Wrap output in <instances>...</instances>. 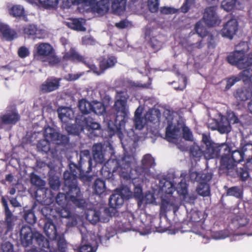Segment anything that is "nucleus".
<instances>
[{
	"label": "nucleus",
	"instance_id": "1",
	"mask_svg": "<svg viewBox=\"0 0 252 252\" xmlns=\"http://www.w3.org/2000/svg\"><path fill=\"white\" fill-rule=\"evenodd\" d=\"M69 170H66L63 173V190L68 201L78 208H84L86 206V202L78 184V178L82 175L80 169L73 162L69 163Z\"/></svg>",
	"mask_w": 252,
	"mask_h": 252
},
{
	"label": "nucleus",
	"instance_id": "2",
	"mask_svg": "<svg viewBox=\"0 0 252 252\" xmlns=\"http://www.w3.org/2000/svg\"><path fill=\"white\" fill-rule=\"evenodd\" d=\"M127 0H79V2L91 7L93 13L103 16L108 11L109 3L113 13L121 15L126 10Z\"/></svg>",
	"mask_w": 252,
	"mask_h": 252
},
{
	"label": "nucleus",
	"instance_id": "3",
	"mask_svg": "<svg viewBox=\"0 0 252 252\" xmlns=\"http://www.w3.org/2000/svg\"><path fill=\"white\" fill-rule=\"evenodd\" d=\"M136 162L132 155H124L120 159H109L102 166L114 173L118 172L119 176L124 179L134 180L135 176L130 173V166Z\"/></svg>",
	"mask_w": 252,
	"mask_h": 252
},
{
	"label": "nucleus",
	"instance_id": "4",
	"mask_svg": "<svg viewBox=\"0 0 252 252\" xmlns=\"http://www.w3.org/2000/svg\"><path fill=\"white\" fill-rule=\"evenodd\" d=\"M20 235L21 244L23 247L27 248L33 245L46 252L51 251L49 241L39 232H33L30 226H23Z\"/></svg>",
	"mask_w": 252,
	"mask_h": 252
},
{
	"label": "nucleus",
	"instance_id": "5",
	"mask_svg": "<svg viewBox=\"0 0 252 252\" xmlns=\"http://www.w3.org/2000/svg\"><path fill=\"white\" fill-rule=\"evenodd\" d=\"M128 98V96L126 93L122 91L117 93L116 99L113 106V109L116 112V114L113 115L114 121L113 122L107 118V120L109 121V126L110 125L111 123H113L117 129H120L122 126H125L128 117V111L127 107Z\"/></svg>",
	"mask_w": 252,
	"mask_h": 252
},
{
	"label": "nucleus",
	"instance_id": "6",
	"mask_svg": "<svg viewBox=\"0 0 252 252\" xmlns=\"http://www.w3.org/2000/svg\"><path fill=\"white\" fill-rule=\"evenodd\" d=\"M229 152H225L220 160V170L227 174H229L230 170L234 168L236 163L242 161L245 158L241 149L231 151L229 146Z\"/></svg>",
	"mask_w": 252,
	"mask_h": 252
},
{
	"label": "nucleus",
	"instance_id": "7",
	"mask_svg": "<svg viewBox=\"0 0 252 252\" xmlns=\"http://www.w3.org/2000/svg\"><path fill=\"white\" fill-rule=\"evenodd\" d=\"M229 146L225 143L218 144L213 143L209 146L205 148L204 156L206 159L218 158L224 155L225 152H229Z\"/></svg>",
	"mask_w": 252,
	"mask_h": 252
},
{
	"label": "nucleus",
	"instance_id": "8",
	"mask_svg": "<svg viewBox=\"0 0 252 252\" xmlns=\"http://www.w3.org/2000/svg\"><path fill=\"white\" fill-rule=\"evenodd\" d=\"M21 116L15 107H8L4 114L0 115V125L13 126L20 121Z\"/></svg>",
	"mask_w": 252,
	"mask_h": 252
},
{
	"label": "nucleus",
	"instance_id": "9",
	"mask_svg": "<svg viewBox=\"0 0 252 252\" xmlns=\"http://www.w3.org/2000/svg\"><path fill=\"white\" fill-rule=\"evenodd\" d=\"M141 166H137L134 169L130 166V173L135 176L134 180L138 178L143 173L147 172L149 169L155 165V159L150 154L145 155L141 161Z\"/></svg>",
	"mask_w": 252,
	"mask_h": 252
},
{
	"label": "nucleus",
	"instance_id": "10",
	"mask_svg": "<svg viewBox=\"0 0 252 252\" xmlns=\"http://www.w3.org/2000/svg\"><path fill=\"white\" fill-rule=\"evenodd\" d=\"M99 67H97L92 61V64L94 65L95 68L90 66L89 68L92 70L94 73L97 75H99L103 73L104 71L114 67L117 62V58L113 56H108L107 57H102L99 60Z\"/></svg>",
	"mask_w": 252,
	"mask_h": 252
},
{
	"label": "nucleus",
	"instance_id": "11",
	"mask_svg": "<svg viewBox=\"0 0 252 252\" xmlns=\"http://www.w3.org/2000/svg\"><path fill=\"white\" fill-rule=\"evenodd\" d=\"M216 11V6L207 7L205 9L203 19L207 26L210 27H215L220 23L221 20L220 19Z\"/></svg>",
	"mask_w": 252,
	"mask_h": 252
},
{
	"label": "nucleus",
	"instance_id": "12",
	"mask_svg": "<svg viewBox=\"0 0 252 252\" xmlns=\"http://www.w3.org/2000/svg\"><path fill=\"white\" fill-rule=\"evenodd\" d=\"M238 22L237 20L231 17L225 23L221 30V35L222 37L232 39L238 30Z\"/></svg>",
	"mask_w": 252,
	"mask_h": 252
},
{
	"label": "nucleus",
	"instance_id": "13",
	"mask_svg": "<svg viewBox=\"0 0 252 252\" xmlns=\"http://www.w3.org/2000/svg\"><path fill=\"white\" fill-rule=\"evenodd\" d=\"M63 58L65 60L71 61L76 63H82L88 68L91 66L95 68L92 64L91 59H88L80 55L74 48H71L68 52H66L64 55Z\"/></svg>",
	"mask_w": 252,
	"mask_h": 252
},
{
	"label": "nucleus",
	"instance_id": "14",
	"mask_svg": "<svg viewBox=\"0 0 252 252\" xmlns=\"http://www.w3.org/2000/svg\"><path fill=\"white\" fill-rule=\"evenodd\" d=\"M62 78H57L54 76L48 77L40 85V90L44 93H49L57 90L61 86Z\"/></svg>",
	"mask_w": 252,
	"mask_h": 252
},
{
	"label": "nucleus",
	"instance_id": "15",
	"mask_svg": "<svg viewBox=\"0 0 252 252\" xmlns=\"http://www.w3.org/2000/svg\"><path fill=\"white\" fill-rule=\"evenodd\" d=\"M226 60L229 64L235 66L238 69H244L245 56L236 50L227 56Z\"/></svg>",
	"mask_w": 252,
	"mask_h": 252
},
{
	"label": "nucleus",
	"instance_id": "16",
	"mask_svg": "<svg viewBox=\"0 0 252 252\" xmlns=\"http://www.w3.org/2000/svg\"><path fill=\"white\" fill-rule=\"evenodd\" d=\"M76 122H78L81 126L82 129L86 128L92 133L94 130H98L100 128V125L94 121V119L89 116L86 117L83 116L80 117V119H76Z\"/></svg>",
	"mask_w": 252,
	"mask_h": 252
},
{
	"label": "nucleus",
	"instance_id": "17",
	"mask_svg": "<svg viewBox=\"0 0 252 252\" xmlns=\"http://www.w3.org/2000/svg\"><path fill=\"white\" fill-rule=\"evenodd\" d=\"M1 203L3 208L5 215V223L6 225L7 230H11L13 228V222L14 221V216L12 211L9 209L7 200L4 196L1 198Z\"/></svg>",
	"mask_w": 252,
	"mask_h": 252
},
{
	"label": "nucleus",
	"instance_id": "18",
	"mask_svg": "<svg viewBox=\"0 0 252 252\" xmlns=\"http://www.w3.org/2000/svg\"><path fill=\"white\" fill-rule=\"evenodd\" d=\"M36 53L34 55L40 59L50 56L54 53V49L52 46L48 43H39L35 45Z\"/></svg>",
	"mask_w": 252,
	"mask_h": 252
},
{
	"label": "nucleus",
	"instance_id": "19",
	"mask_svg": "<svg viewBox=\"0 0 252 252\" xmlns=\"http://www.w3.org/2000/svg\"><path fill=\"white\" fill-rule=\"evenodd\" d=\"M77 167L80 169V174H83L84 173L82 167L84 164L88 165L89 170L87 172H90L91 169L92 161L90 156V153L88 150H85L80 152V158L78 164H75Z\"/></svg>",
	"mask_w": 252,
	"mask_h": 252
},
{
	"label": "nucleus",
	"instance_id": "20",
	"mask_svg": "<svg viewBox=\"0 0 252 252\" xmlns=\"http://www.w3.org/2000/svg\"><path fill=\"white\" fill-rule=\"evenodd\" d=\"M194 29L200 38L197 42L191 44L189 46L191 48L201 49L204 46V44L202 42V38L207 35V31L205 27L202 26V23L200 21H198L195 24Z\"/></svg>",
	"mask_w": 252,
	"mask_h": 252
},
{
	"label": "nucleus",
	"instance_id": "21",
	"mask_svg": "<svg viewBox=\"0 0 252 252\" xmlns=\"http://www.w3.org/2000/svg\"><path fill=\"white\" fill-rule=\"evenodd\" d=\"M125 196L121 190L112 194L109 199L110 207L115 210L120 208L124 203Z\"/></svg>",
	"mask_w": 252,
	"mask_h": 252
},
{
	"label": "nucleus",
	"instance_id": "22",
	"mask_svg": "<svg viewBox=\"0 0 252 252\" xmlns=\"http://www.w3.org/2000/svg\"><path fill=\"white\" fill-rule=\"evenodd\" d=\"M58 215L61 218L67 219L66 224L67 228H70L77 225L78 222L76 217L70 212L69 208H62L59 210V214Z\"/></svg>",
	"mask_w": 252,
	"mask_h": 252
},
{
	"label": "nucleus",
	"instance_id": "23",
	"mask_svg": "<svg viewBox=\"0 0 252 252\" xmlns=\"http://www.w3.org/2000/svg\"><path fill=\"white\" fill-rule=\"evenodd\" d=\"M93 155L94 160L98 163L102 164L105 161L104 145L101 143H96L93 145Z\"/></svg>",
	"mask_w": 252,
	"mask_h": 252
},
{
	"label": "nucleus",
	"instance_id": "24",
	"mask_svg": "<svg viewBox=\"0 0 252 252\" xmlns=\"http://www.w3.org/2000/svg\"><path fill=\"white\" fill-rule=\"evenodd\" d=\"M40 31L34 24H28L23 28V33L25 37L29 38H40L39 35Z\"/></svg>",
	"mask_w": 252,
	"mask_h": 252
},
{
	"label": "nucleus",
	"instance_id": "25",
	"mask_svg": "<svg viewBox=\"0 0 252 252\" xmlns=\"http://www.w3.org/2000/svg\"><path fill=\"white\" fill-rule=\"evenodd\" d=\"M234 96L238 101H245L252 97V91L249 88L242 87L236 90Z\"/></svg>",
	"mask_w": 252,
	"mask_h": 252
},
{
	"label": "nucleus",
	"instance_id": "26",
	"mask_svg": "<svg viewBox=\"0 0 252 252\" xmlns=\"http://www.w3.org/2000/svg\"><path fill=\"white\" fill-rule=\"evenodd\" d=\"M44 232L47 237L51 240L56 239L58 236L56 226L52 220H47L45 223Z\"/></svg>",
	"mask_w": 252,
	"mask_h": 252
},
{
	"label": "nucleus",
	"instance_id": "27",
	"mask_svg": "<svg viewBox=\"0 0 252 252\" xmlns=\"http://www.w3.org/2000/svg\"><path fill=\"white\" fill-rule=\"evenodd\" d=\"M0 32L7 40H13L17 36L16 32L6 24H0Z\"/></svg>",
	"mask_w": 252,
	"mask_h": 252
},
{
	"label": "nucleus",
	"instance_id": "28",
	"mask_svg": "<svg viewBox=\"0 0 252 252\" xmlns=\"http://www.w3.org/2000/svg\"><path fill=\"white\" fill-rule=\"evenodd\" d=\"M218 124V131L220 133H227L231 131V127L227 117L221 116Z\"/></svg>",
	"mask_w": 252,
	"mask_h": 252
},
{
	"label": "nucleus",
	"instance_id": "29",
	"mask_svg": "<svg viewBox=\"0 0 252 252\" xmlns=\"http://www.w3.org/2000/svg\"><path fill=\"white\" fill-rule=\"evenodd\" d=\"M56 203L60 206L56 209V212L58 214H59V210L63 208H69L68 207V199L66 194L64 193L59 192L56 197Z\"/></svg>",
	"mask_w": 252,
	"mask_h": 252
},
{
	"label": "nucleus",
	"instance_id": "30",
	"mask_svg": "<svg viewBox=\"0 0 252 252\" xmlns=\"http://www.w3.org/2000/svg\"><path fill=\"white\" fill-rule=\"evenodd\" d=\"M8 12L10 15L15 18H26L25 9L20 5H14L9 8Z\"/></svg>",
	"mask_w": 252,
	"mask_h": 252
},
{
	"label": "nucleus",
	"instance_id": "31",
	"mask_svg": "<svg viewBox=\"0 0 252 252\" xmlns=\"http://www.w3.org/2000/svg\"><path fill=\"white\" fill-rule=\"evenodd\" d=\"M159 187L162 191L172 196L175 190L173 184L167 180L163 179L159 181Z\"/></svg>",
	"mask_w": 252,
	"mask_h": 252
},
{
	"label": "nucleus",
	"instance_id": "32",
	"mask_svg": "<svg viewBox=\"0 0 252 252\" xmlns=\"http://www.w3.org/2000/svg\"><path fill=\"white\" fill-rule=\"evenodd\" d=\"M160 117V113L158 109L150 110L146 112L144 116L145 122H152L155 123L158 122Z\"/></svg>",
	"mask_w": 252,
	"mask_h": 252
},
{
	"label": "nucleus",
	"instance_id": "33",
	"mask_svg": "<svg viewBox=\"0 0 252 252\" xmlns=\"http://www.w3.org/2000/svg\"><path fill=\"white\" fill-rule=\"evenodd\" d=\"M47 191L48 189L45 186L35 188L34 197L36 200L41 204L45 203Z\"/></svg>",
	"mask_w": 252,
	"mask_h": 252
},
{
	"label": "nucleus",
	"instance_id": "34",
	"mask_svg": "<svg viewBox=\"0 0 252 252\" xmlns=\"http://www.w3.org/2000/svg\"><path fill=\"white\" fill-rule=\"evenodd\" d=\"M93 188L94 192L98 195H101L104 193L106 190L105 182L99 178L95 180Z\"/></svg>",
	"mask_w": 252,
	"mask_h": 252
},
{
	"label": "nucleus",
	"instance_id": "35",
	"mask_svg": "<svg viewBox=\"0 0 252 252\" xmlns=\"http://www.w3.org/2000/svg\"><path fill=\"white\" fill-rule=\"evenodd\" d=\"M57 112L59 118L62 122L66 123L68 120L71 119L70 114L72 113V111L70 109L67 107L60 108Z\"/></svg>",
	"mask_w": 252,
	"mask_h": 252
},
{
	"label": "nucleus",
	"instance_id": "36",
	"mask_svg": "<svg viewBox=\"0 0 252 252\" xmlns=\"http://www.w3.org/2000/svg\"><path fill=\"white\" fill-rule=\"evenodd\" d=\"M44 136L48 141H51L55 143L59 137V132H57L54 128L48 126L44 128Z\"/></svg>",
	"mask_w": 252,
	"mask_h": 252
},
{
	"label": "nucleus",
	"instance_id": "37",
	"mask_svg": "<svg viewBox=\"0 0 252 252\" xmlns=\"http://www.w3.org/2000/svg\"><path fill=\"white\" fill-rule=\"evenodd\" d=\"M66 25L70 29L78 31H84L86 29L83 27L82 22L79 19L73 18L66 22Z\"/></svg>",
	"mask_w": 252,
	"mask_h": 252
},
{
	"label": "nucleus",
	"instance_id": "38",
	"mask_svg": "<svg viewBox=\"0 0 252 252\" xmlns=\"http://www.w3.org/2000/svg\"><path fill=\"white\" fill-rule=\"evenodd\" d=\"M78 108L82 114H88L91 113L92 103L86 99H82L78 102Z\"/></svg>",
	"mask_w": 252,
	"mask_h": 252
},
{
	"label": "nucleus",
	"instance_id": "39",
	"mask_svg": "<svg viewBox=\"0 0 252 252\" xmlns=\"http://www.w3.org/2000/svg\"><path fill=\"white\" fill-rule=\"evenodd\" d=\"M198 194L202 196L206 197L210 195V188L207 183H200L196 189Z\"/></svg>",
	"mask_w": 252,
	"mask_h": 252
},
{
	"label": "nucleus",
	"instance_id": "40",
	"mask_svg": "<svg viewBox=\"0 0 252 252\" xmlns=\"http://www.w3.org/2000/svg\"><path fill=\"white\" fill-rule=\"evenodd\" d=\"M224 188L226 189V195L233 196L237 198H241L243 196V191L238 186H234L231 188H227L225 186Z\"/></svg>",
	"mask_w": 252,
	"mask_h": 252
},
{
	"label": "nucleus",
	"instance_id": "41",
	"mask_svg": "<svg viewBox=\"0 0 252 252\" xmlns=\"http://www.w3.org/2000/svg\"><path fill=\"white\" fill-rule=\"evenodd\" d=\"M235 171L236 177L239 178V180L241 181H246L249 177L248 169L245 165L243 166L242 167H237Z\"/></svg>",
	"mask_w": 252,
	"mask_h": 252
},
{
	"label": "nucleus",
	"instance_id": "42",
	"mask_svg": "<svg viewBox=\"0 0 252 252\" xmlns=\"http://www.w3.org/2000/svg\"><path fill=\"white\" fill-rule=\"evenodd\" d=\"M128 220H126L122 225V229L123 231H127L132 230L134 227V218L132 214L129 213L127 215Z\"/></svg>",
	"mask_w": 252,
	"mask_h": 252
},
{
	"label": "nucleus",
	"instance_id": "43",
	"mask_svg": "<svg viewBox=\"0 0 252 252\" xmlns=\"http://www.w3.org/2000/svg\"><path fill=\"white\" fill-rule=\"evenodd\" d=\"M133 196L137 201V204L140 207L143 203L144 200V196L142 191L141 187L137 186L134 188Z\"/></svg>",
	"mask_w": 252,
	"mask_h": 252
},
{
	"label": "nucleus",
	"instance_id": "44",
	"mask_svg": "<svg viewBox=\"0 0 252 252\" xmlns=\"http://www.w3.org/2000/svg\"><path fill=\"white\" fill-rule=\"evenodd\" d=\"M30 181L31 184L35 186V188L42 186H45V182L39 176L32 173L30 175Z\"/></svg>",
	"mask_w": 252,
	"mask_h": 252
},
{
	"label": "nucleus",
	"instance_id": "45",
	"mask_svg": "<svg viewBox=\"0 0 252 252\" xmlns=\"http://www.w3.org/2000/svg\"><path fill=\"white\" fill-rule=\"evenodd\" d=\"M91 112L98 115H104L106 113V109L104 104L101 102H95L92 104Z\"/></svg>",
	"mask_w": 252,
	"mask_h": 252
},
{
	"label": "nucleus",
	"instance_id": "46",
	"mask_svg": "<svg viewBox=\"0 0 252 252\" xmlns=\"http://www.w3.org/2000/svg\"><path fill=\"white\" fill-rule=\"evenodd\" d=\"M37 148L39 151L47 153L50 150V141L45 139L40 140L37 144Z\"/></svg>",
	"mask_w": 252,
	"mask_h": 252
},
{
	"label": "nucleus",
	"instance_id": "47",
	"mask_svg": "<svg viewBox=\"0 0 252 252\" xmlns=\"http://www.w3.org/2000/svg\"><path fill=\"white\" fill-rule=\"evenodd\" d=\"M237 1L238 0H223L221 2V7L226 11H231L235 8Z\"/></svg>",
	"mask_w": 252,
	"mask_h": 252
},
{
	"label": "nucleus",
	"instance_id": "48",
	"mask_svg": "<svg viewBox=\"0 0 252 252\" xmlns=\"http://www.w3.org/2000/svg\"><path fill=\"white\" fill-rule=\"evenodd\" d=\"M243 70L239 74L241 80H242L245 83H248L252 81V69L250 68Z\"/></svg>",
	"mask_w": 252,
	"mask_h": 252
},
{
	"label": "nucleus",
	"instance_id": "49",
	"mask_svg": "<svg viewBox=\"0 0 252 252\" xmlns=\"http://www.w3.org/2000/svg\"><path fill=\"white\" fill-rule=\"evenodd\" d=\"M179 129L174 127L172 128L170 126H168L166 129L165 136L168 141H171L172 140H177L176 132H179Z\"/></svg>",
	"mask_w": 252,
	"mask_h": 252
},
{
	"label": "nucleus",
	"instance_id": "50",
	"mask_svg": "<svg viewBox=\"0 0 252 252\" xmlns=\"http://www.w3.org/2000/svg\"><path fill=\"white\" fill-rule=\"evenodd\" d=\"M189 154L194 158H200L202 155L204 156V150L202 151L198 145L193 144L190 147Z\"/></svg>",
	"mask_w": 252,
	"mask_h": 252
},
{
	"label": "nucleus",
	"instance_id": "51",
	"mask_svg": "<svg viewBox=\"0 0 252 252\" xmlns=\"http://www.w3.org/2000/svg\"><path fill=\"white\" fill-rule=\"evenodd\" d=\"M25 220L30 224H33L36 221V218L32 210L26 211L24 215Z\"/></svg>",
	"mask_w": 252,
	"mask_h": 252
},
{
	"label": "nucleus",
	"instance_id": "52",
	"mask_svg": "<svg viewBox=\"0 0 252 252\" xmlns=\"http://www.w3.org/2000/svg\"><path fill=\"white\" fill-rule=\"evenodd\" d=\"M199 173L197 172L189 171V174L182 173L181 177H184L185 179H186L188 181H190L192 182H198Z\"/></svg>",
	"mask_w": 252,
	"mask_h": 252
},
{
	"label": "nucleus",
	"instance_id": "53",
	"mask_svg": "<svg viewBox=\"0 0 252 252\" xmlns=\"http://www.w3.org/2000/svg\"><path fill=\"white\" fill-rule=\"evenodd\" d=\"M182 177L183 179L177 185V189L181 194L185 195L188 193V185L186 182L187 180L184 177Z\"/></svg>",
	"mask_w": 252,
	"mask_h": 252
},
{
	"label": "nucleus",
	"instance_id": "54",
	"mask_svg": "<svg viewBox=\"0 0 252 252\" xmlns=\"http://www.w3.org/2000/svg\"><path fill=\"white\" fill-rule=\"evenodd\" d=\"M49 184L52 189L54 190H58L61 185L59 178L54 176L50 177L49 179Z\"/></svg>",
	"mask_w": 252,
	"mask_h": 252
},
{
	"label": "nucleus",
	"instance_id": "55",
	"mask_svg": "<svg viewBox=\"0 0 252 252\" xmlns=\"http://www.w3.org/2000/svg\"><path fill=\"white\" fill-rule=\"evenodd\" d=\"M245 158L252 157V143H247L241 148Z\"/></svg>",
	"mask_w": 252,
	"mask_h": 252
},
{
	"label": "nucleus",
	"instance_id": "56",
	"mask_svg": "<svg viewBox=\"0 0 252 252\" xmlns=\"http://www.w3.org/2000/svg\"><path fill=\"white\" fill-rule=\"evenodd\" d=\"M101 175L105 179L113 181L114 180V172L107 169L106 166H102L100 170Z\"/></svg>",
	"mask_w": 252,
	"mask_h": 252
},
{
	"label": "nucleus",
	"instance_id": "57",
	"mask_svg": "<svg viewBox=\"0 0 252 252\" xmlns=\"http://www.w3.org/2000/svg\"><path fill=\"white\" fill-rule=\"evenodd\" d=\"M236 48L237 51L240 53H243L244 56L250 49L248 42L245 41L240 42L236 45Z\"/></svg>",
	"mask_w": 252,
	"mask_h": 252
},
{
	"label": "nucleus",
	"instance_id": "58",
	"mask_svg": "<svg viewBox=\"0 0 252 252\" xmlns=\"http://www.w3.org/2000/svg\"><path fill=\"white\" fill-rule=\"evenodd\" d=\"M46 58L48 60L49 64L51 66L56 65L61 62L60 58L56 55L55 51H54V53H52L50 56H48Z\"/></svg>",
	"mask_w": 252,
	"mask_h": 252
},
{
	"label": "nucleus",
	"instance_id": "59",
	"mask_svg": "<svg viewBox=\"0 0 252 252\" xmlns=\"http://www.w3.org/2000/svg\"><path fill=\"white\" fill-rule=\"evenodd\" d=\"M195 3V0H185L183 5L180 7L181 12L186 13L190 9V6Z\"/></svg>",
	"mask_w": 252,
	"mask_h": 252
},
{
	"label": "nucleus",
	"instance_id": "60",
	"mask_svg": "<svg viewBox=\"0 0 252 252\" xmlns=\"http://www.w3.org/2000/svg\"><path fill=\"white\" fill-rule=\"evenodd\" d=\"M159 0H149L148 7L149 10L152 13L158 12L159 6Z\"/></svg>",
	"mask_w": 252,
	"mask_h": 252
},
{
	"label": "nucleus",
	"instance_id": "61",
	"mask_svg": "<svg viewBox=\"0 0 252 252\" xmlns=\"http://www.w3.org/2000/svg\"><path fill=\"white\" fill-rule=\"evenodd\" d=\"M65 130L69 134L78 135L79 134V131L75 125H65Z\"/></svg>",
	"mask_w": 252,
	"mask_h": 252
},
{
	"label": "nucleus",
	"instance_id": "62",
	"mask_svg": "<svg viewBox=\"0 0 252 252\" xmlns=\"http://www.w3.org/2000/svg\"><path fill=\"white\" fill-rule=\"evenodd\" d=\"M69 137L65 135L59 133V137L56 140L55 143L58 145H66L69 142Z\"/></svg>",
	"mask_w": 252,
	"mask_h": 252
},
{
	"label": "nucleus",
	"instance_id": "63",
	"mask_svg": "<svg viewBox=\"0 0 252 252\" xmlns=\"http://www.w3.org/2000/svg\"><path fill=\"white\" fill-rule=\"evenodd\" d=\"M240 80H241V78H240L239 75L231 76V77L228 78L226 81V85L225 86V89L226 90L229 89L236 82H238Z\"/></svg>",
	"mask_w": 252,
	"mask_h": 252
},
{
	"label": "nucleus",
	"instance_id": "64",
	"mask_svg": "<svg viewBox=\"0 0 252 252\" xmlns=\"http://www.w3.org/2000/svg\"><path fill=\"white\" fill-rule=\"evenodd\" d=\"M17 53L20 58L24 59L29 56L30 52L28 48L23 46L18 49Z\"/></svg>",
	"mask_w": 252,
	"mask_h": 252
}]
</instances>
